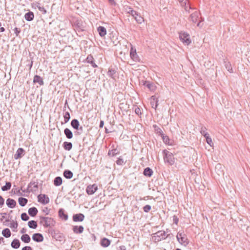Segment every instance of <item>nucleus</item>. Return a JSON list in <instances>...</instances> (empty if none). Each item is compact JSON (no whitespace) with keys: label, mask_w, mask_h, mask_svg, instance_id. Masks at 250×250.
<instances>
[{"label":"nucleus","mask_w":250,"mask_h":250,"mask_svg":"<svg viewBox=\"0 0 250 250\" xmlns=\"http://www.w3.org/2000/svg\"><path fill=\"white\" fill-rule=\"evenodd\" d=\"M180 40L186 45H188L191 42L189 35L186 32H180L179 33Z\"/></svg>","instance_id":"obj_6"},{"label":"nucleus","mask_w":250,"mask_h":250,"mask_svg":"<svg viewBox=\"0 0 250 250\" xmlns=\"http://www.w3.org/2000/svg\"><path fill=\"white\" fill-rule=\"evenodd\" d=\"M39 218V224L44 228H51L54 227L56 224L55 220L52 217L40 215Z\"/></svg>","instance_id":"obj_1"},{"label":"nucleus","mask_w":250,"mask_h":250,"mask_svg":"<svg viewBox=\"0 0 250 250\" xmlns=\"http://www.w3.org/2000/svg\"><path fill=\"white\" fill-rule=\"evenodd\" d=\"M50 210V208H49L48 207H44L42 210V211L44 214L45 215H47L49 214Z\"/></svg>","instance_id":"obj_45"},{"label":"nucleus","mask_w":250,"mask_h":250,"mask_svg":"<svg viewBox=\"0 0 250 250\" xmlns=\"http://www.w3.org/2000/svg\"><path fill=\"white\" fill-rule=\"evenodd\" d=\"M207 128L205 126H202L200 129L201 134L205 138L209 136V134L207 132Z\"/></svg>","instance_id":"obj_39"},{"label":"nucleus","mask_w":250,"mask_h":250,"mask_svg":"<svg viewBox=\"0 0 250 250\" xmlns=\"http://www.w3.org/2000/svg\"><path fill=\"white\" fill-rule=\"evenodd\" d=\"M26 229L25 228H22L21 231H20V233H21V234H24L26 232Z\"/></svg>","instance_id":"obj_63"},{"label":"nucleus","mask_w":250,"mask_h":250,"mask_svg":"<svg viewBox=\"0 0 250 250\" xmlns=\"http://www.w3.org/2000/svg\"><path fill=\"white\" fill-rule=\"evenodd\" d=\"M11 187V183L9 182H6L5 185L2 187L1 190L2 191H7L10 189Z\"/></svg>","instance_id":"obj_41"},{"label":"nucleus","mask_w":250,"mask_h":250,"mask_svg":"<svg viewBox=\"0 0 250 250\" xmlns=\"http://www.w3.org/2000/svg\"><path fill=\"white\" fill-rule=\"evenodd\" d=\"M116 163L118 165H119V166H122L125 164L124 160L121 157L118 158V159L116 161Z\"/></svg>","instance_id":"obj_49"},{"label":"nucleus","mask_w":250,"mask_h":250,"mask_svg":"<svg viewBox=\"0 0 250 250\" xmlns=\"http://www.w3.org/2000/svg\"><path fill=\"white\" fill-rule=\"evenodd\" d=\"M71 125L74 129L78 130L80 126L79 121L76 119H73L71 122Z\"/></svg>","instance_id":"obj_24"},{"label":"nucleus","mask_w":250,"mask_h":250,"mask_svg":"<svg viewBox=\"0 0 250 250\" xmlns=\"http://www.w3.org/2000/svg\"><path fill=\"white\" fill-rule=\"evenodd\" d=\"M104 125V121L101 120L100 123L99 127L100 128H103Z\"/></svg>","instance_id":"obj_64"},{"label":"nucleus","mask_w":250,"mask_h":250,"mask_svg":"<svg viewBox=\"0 0 250 250\" xmlns=\"http://www.w3.org/2000/svg\"><path fill=\"white\" fill-rule=\"evenodd\" d=\"M32 239L35 242L40 243L43 241V236L40 233H35L32 235Z\"/></svg>","instance_id":"obj_11"},{"label":"nucleus","mask_w":250,"mask_h":250,"mask_svg":"<svg viewBox=\"0 0 250 250\" xmlns=\"http://www.w3.org/2000/svg\"><path fill=\"white\" fill-rule=\"evenodd\" d=\"M164 155V160L165 163H167L170 165H173L175 163V160L173 155L172 153L169 152L166 149L163 151Z\"/></svg>","instance_id":"obj_2"},{"label":"nucleus","mask_w":250,"mask_h":250,"mask_svg":"<svg viewBox=\"0 0 250 250\" xmlns=\"http://www.w3.org/2000/svg\"><path fill=\"white\" fill-rule=\"evenodd\" d=\"M14 31L17 36H18L19 35V33L21 32L20 29L17 27H16L14 28Z\"/></svg>","instance_id":"obj_56"},{"label":"nucleus","mask_w":250,"mask_h":250,"mask_svg":"<svg viewBox=\"0 0 250 250\" xmlns=\"http://www.w3.org/2000/svg\"><path fill=\"white\" fill-rule=\"evenodd\" d=\"M38 210L35 207H32L28 209V214L32 217L35 216L38 213Z\"/></svg>","instance_id":"obj_29"},{"label":"nucleus","mask_w":250,"mask_h":250,"mask_svg":"<svg viewBox=\"0 0 250 250\" xmlns=\"http://www.w3.org/2000/svg\"><path fill=\"white\" fill-rule=\"evenodd\" d=\"M161 137L162 138L164 142L166 144H169V139L167 136H165V135L164 134L163 136H161Z\"/></svg>","instance_id":"obj_47"},{"label":"nucleus","mask_w":250,"mask_h":250,"mask_svg":"<svg viewBox=\"0 0 250 250\" xmlns=\"http://www.w3.org/2000/svg\"><path fill=\"white\" fill-rule=\"evenodd\" d=\"M63 175L65 178L70 179L72 178L73 173L70 170L66 169L63 171Z\"/></svg>","instance_id":"obj_27"},{"label":"nucleus","mask_w":250,"mask_h":250,"mask_svg":"<svg viewBox=\"0 0 250 250\" xmlns=\"http://www.w3.org/2000/svg\"><path fill=\"white\" fill-rule=\"evenodd\" d=\"M119 153V151L117 149L109 150L108 152V155L115 156Z\"/></svg>","instance_id":"obj_40"},{"label":"nucleus","mask_w":250,"mask_h":250,"mask_svg":"<svg viewBox=\"0 0 250 250\" xmlns=\"http://www.w3.org/2000/svg\"><path fill=\"white\" fill-rule=\"evenodd\" d=\"M21 250H33L32 248L30 246H25L22 248Z\"/></svg>","instance_id":"obj_60"},{"label":"nucleus","mask_w":250,"mask_h":250,"mask_svg":"<svg viewBox=\"0 0 250 250\" xmlns=\"http://www.w3.org/2000/svg\"><path fill=\"white\" fill-rule=\"evenodd\" d=\"M34 17V14L32 12H29L26 13L24 15L25 20L27 21H31L33 20Z\"/></svg>","instance_id":"obj_32"},{"label":"nucleus","mask_w":250,"mask_h":250,"mask_svg":"<svg viewBox=\"0 0 250 250\" xmlns=\"http://www.w3.org/2000/svg\"><path fill=\"white\" fill-rule=\"evenodd\" d=\"M200 14L198 11H195L192 13L189 18V20L193 23H196L199 20Z\"/></svg>","instance_id":"obj_14"},{"label":"nucleus","mask_w":250,"mask_h":250,"mask_svg":"<svg viewBox=\"0 0 250 250\" xmlns=\"http://www.w3.org/2000/svg\"><path fill=\"white\" fill-rule=\"evenodd\" d=\"M142 83H143V85L146 87L150 91H154L155 90L156 87L152 82L142 80Z\"/></svg>","instance_id":"obj_8"},{"label":"nucleus","mask_w":250,"mask_h":250,"mask_svg":"<svg viewBox=\"0 0 250 250\" xmlns=\"http://www.w3.org/2000/svg\"><path fill=\"white\" fill-rule=\"evenodd\" d=\"M110 241L106 238H104L102 239L101 241V246L104 248L108 247L110 245Z\"/></svg>","instance_id":"obj_28"},{"label":"nucleus","mask_w":250,"mask_h":250,"mask_svg":"<svg viewBox=\"0 0 250 250\" xmlns=\"http://www.w3.org/2000/svg\"><path fill=\"white\" fill-rule=\"evenodd\" d=\"M72 229L75 233L80 234L83 231L84 228L82 226H74Z\"/></svg>","instance_id":"obj_18"},{"label":"nucleus","mask_w":250,"mask_h":250,"mask_svg":"<svg viewBox=\"0 0 250 250\" xmlns=\"http://www.w3.org/2000/svg\"><path fill=\"white\" fill-rule=\"evenodd\" d=\"M131 58L135 62L139 61V58L136 53V49L133 47H131L130 51Z\"/></svg>","instance_id":"obj_12"},{"label":"nucleus","mask_w":250,"mask_h":250,"mask_svg":"<svg viewBox=\"0 0 250 250\" xmlns=\"http://www.w3.org/2000/svg\"><path fill=\"white\" fill-rule=\"evenodd\" d=\"M34 83H38L40 85H42L44 84L43 79L39 75H35L33 79Z\"/></svg>","instance_id":"obj_21"},{"label":"nucleus","mask_w":250,"mask_h":250,"mask_svg":"<svg viewBox=\"0 0 250 250\" xmlns=\"http://www.w3.org/2000/svg\"><path fill=\"white\" fill-rule=\"evenodd\" d=\"M84 218V215L82 213L74 214L73 216V220L74 222H82Z\"/></svg>","instance_id":"obj_17"},{"label":"nucleus","mask_w":250,"mask_h":250,"mask_svg":"<svg viewBox=\"0 0 250 250\" xmlns=\"http://www.w3.org/2000/svg\"><path fill=\"white\" fill-rule=\"evenodd\" d=\"M94 60V58L92 55H88L85 60L86 62L87 63L91 62L92 61Z\"/></svg>","instance_id":"obj_52"},{"label":"nucleus","mask_w":250,"mask_h":250,"mask_svg":"<svg viewBox=\"0 0 250 250\" xmlns=\"http://www.w3.org/2000/svg\"><path fill=\"white\" fill-rule=\"evenodd\" d=\"M24 150L22 148H19L14 154V159L17 160L21 158L22 156L24 155Z\"/></svg>","instance_id":"obj_16"},{"label":"nucleus","mask_w":250,"mask_h":250,"mask_svg":"<svg viewBox=\"0 0 250 250\" xmlns=\"http://www.w3.org/2000/svg\"><path fill=\"white\" fill-rule=\"evenodd\" d=\"M179 222V218L176 215L173 216V222L174 224L177 225Z\"/></svg>","instance_id":"obj_55"},{"label":"nucleus","mask_w":250,"mask_h":250,"mask_svg":"<svg viewBox=\"0 0 250 250\" xmlns=\"http://www.w3.org/2000/svg\"><path fill=\"white\" fill-rule=\"evenodd\" d=\"M19 203L21 207L25 206L28 202V200L25 198L20 197L18 199Z\"/></svg>","instance_id":"obj_37"},{"label":"nucleus","mask_w":250,"mask_h":250,"mask_svg":"<svg viewBox=\"0 0 250 250\" xmlns=\"http://www.w3.org/2000/svg\"><path fill=\"white\" fill-rule=\"evenodd\" d=\"M72 144L69 142H64L62 144V147L65 150L70 151L72 148Z\"/></svg>","instance_id":"obj_26"},{"label":"nucleus","mask_w":250,"mask_h":250,"mask_svg":"<svg viewBox=\"0 0 250 250\" xmlns=\"http://www.w3.org/2000/svg\"><path fill=\"white\" fill-rule=\"evenodd\" d=\"M4 202V199L2 198L1 196L0 195V207H1L3 205Z\"/></svg>","instance_id":"obj_58"},{"label":"nucleus","mask_w":250,"mask_h":250,"mask_svg":"<svg viewBox=\"0 0 250 250\" xmlns=\"http://www.w3.org/2000/svg\"><path fill=\"white\" fill-rule=\"evenodd\" d=\"M181 5H185L186 4V1H188V0H177Z\"/></svg>","instance_id":"obj_59"},{"label":"nucleus","mask_w":250,"mask_h":250,"mask_svg":"<svg viewBox=\"0 0 250 250\" xmlns=\"http://www.w3.org/2000/svg\"><path fill=\"white\" fill-rule=\"evenodd\" d=\"M21 240L25 243H28L30 242L31 239L28 234H24L21 236Z\"/></svg>","instance_id":"obj_35"},{"label":"nucleus","mask_w":250,"mask_h":250,"mask_svg":"<svg viewBox=\"0 0 250 250\" xmlns=\"http://www.w3.org/2000/svg\"><path fill=\"white\" fill-rule=\"evenodd\" d=\"M176 238L178 242L184 246H187L189 244V240L187 235L183 232H179L177 234Z\"/></svg>","instance_id":"obj_4"},{"label":"nucleus","mask_w":250,"mask_h":250,"mask_svg":"<svg viewBox=\"0 0 250 250\" xmlns=\"http://www.w3.org/2000/svg\"><path fill=\"white\" fill-rule=\"evenodd\" d=\"M97 31L101 37H104L106 34V29L104 26H100L97 28Z\"/></svg>","instance_id":"obj_23"},{"label":"nucleus","mask_w":250,"mask_h":250,"mask_svg":"<svg viewBox=\"0 0 250 250\" xmlns=\"http://www.w3.org/2000/svg\"><path fill=\"white\" fill-rule=\"evenodd\" d=\"M224 63L227 70L230 73H233V69L231 64L228 60H224Z\"/></svg>","instance_id":"obj_22"},{"label":"nucleus","mask_w":250,"mask_h":250,"mask_svg":"<svg viewBox=\"0 0 250 250\" xmlns=\"http://www.w3.org/2000/svg\"><path fill=\"white\" fill-rule=\"evenodd\" d=\"M64 133L67 139H70L72 138L73 133L70 130V129H69V128H65L64 130Z\"/></svg>","instance_id":"obj_31"},{"label":"nucleus","mask_w":250,"mask_h":250,"mask_svg":"<svg viewBox=\"0 0 250 250\" xmlns=\"http://www.w3.org/2000/svg\"><path fill=\"white\" fill-rule=\"evenodd\" d=\"M64 121L65 123H67L70 119V115L68 112H66L63 115Z\"/></svg>","instance_id":"obj_42"},{"label":"nucleus","mask_w":250,"mask_h":250,"mask_svg":"<svg viewBox=\"0 0 250 250\" xmlns=\"http://www.w3.org/2000/svg\"><path fill=\"white\" fill-rule=\"evenodd\" d=\"M143 208V210L144 211V212H148L150 210V209L151 208V206H150L149 205H146Z\"/></svg>","instance_id":"obj_48"},{"label":"nucleus","mask_w":250,"mask_h":250,"mask_svg":"<svg viewBox=\"0 0 250 250\" xmlns=\"http://www.w3.org/2000/svg\"><path fill=\"white\" fill-rule=\"evenodd\" d=\"M21 219L23 221H26L28 220V219H29V217L28 216V215L26 214V213L24 212V213H21Z\"/></svg>","instance_id":"obj_44"},{"label":"nucleus","mask_w":250,"mask_h":250,"mask_svg":"<svg viewBox=\"0 0 250 250\" xmlns=\"http://www.w3.org/2000/svg\"><path fill=\"white\" fill-rule=\"evenodd\" d=\"M153 173V171L150 167H147L146 168H145L144 171H143V174L146 176L150 177L152 176V175Z\"/></svg>","instance_id":"obj_25"},{"label":"nucleus","mask_w":250,"mask_h":250,"mask_svg":"<svg viewBox=\"0 0 250 250\" xmlns=\"http://www.w3.org/2000/svg\"><path fill=\"white\" fill-rule=\"evenodd\" d=\"M38 188V183L35 182H31L28 185L27 191L28 192L36 191Z\"/></svg>","instance_id":"obj_10"},{"label":"nucleus","mask_w":250,"mask_h":250,"mask_svg":"<svg viewBox=\"0 0 250 250\" xmlns=\"http://www.w3.org/2000/svg\"><path fill=\"white\" fill-rule=\"evenodd\" d=\"M21 243L19 240L17 239H14L11 242V246L14 249H18L20 248Z\"/></svg>","instance_id":"obj_30"},{"label":"nucleus","mask_w":250,"mask_h":250,"mask_svg":"<svg viewBox=\"0 0 250 250\" xmlns=\"http://www.w3.org/2000/svg\"><path fill=\"white\" fill-rule=\"evenodd\" d=\"M97 189V187L93 184L92 185H89L87 187L86 192L88 195L93 194Z\"/></svg>","instance_id":"obj_13"},{"label":"nucleus","mask_w":250,"mask_h":250,"mask_svg":"<svg viewBox=\"0 0 250 250\" xmlns=\"http://www.w3.org/2000/svg\"><path fill=\"white\" fill-rule=\"evenodd\" d=\"M28 226L31 229H35L37 228L38 225L36 221L34 220H31L28 222Z\"/></svg>","instance_id":"obj_38"},{"label":"nucleus","mask_w":250,"mask_h":250,"mask_svg":"<svg viewBox=\"0 0 250 250\" xmlns=\"http://www.w3.org/2000/svg\"><path fill=\"white\" fill-rule=\"evenodd\" d=\"M76 29L78 31H83V30L81 27V26L79 24V23H78L76 24V26H75Z\"/></svg>","instance_id":"obj_57"},{"label":"nucleus","mask_w":250,"mask_h":250,"mask_svg":"<svg viewBox=\"0 0 250 250\" xmlns=\"http://www.w3.org/2000/svg\"><path fill=\"white\" fill-rule=\"evenodd\" d=\"M89 63L91 64L92 66L94 68H96L97 67V65L94 62V60L92 61L91 62H88Z\"/></svg>","instance_id":"obj_61"},{"label":"nucleus","mask_w":250,"mask_h":250,"mask_svg":"<svg viewBox=\"0 0 250 250\" xmlns=\"http://www.w3.org/2000/svg\"><path fill=\"white\" fill-rule=\"evenodd\" d=\"M6 204L9 208H13L15 207L16 202L14 199L8 198L6 200Z\"/></svg>","instance_id":"obj_20"},{"label":"nucleus","mask_w":250,"mask_h":250,"mask_svg":"<svg viewBox=\"0 0 250 250\" xmlns=\"http://www.w3.org/2000/svg\"><path fill=\"white\" fill-rule=\"evenodd\" d=\"M38 202L43 205H46L49 202V197L45 194H41L38 195Z\"/></svg>","instance_id":"obj_9"},{"label":"nucleus","mask_w":250,"mask_h":250,"mask_svg":"<svg viewBox=\"0 0 250 250\" xmlns=\"http://www.w3.org/2000/svg\"><path fill=\"white\" fill-rule=\"evenodd\" d=\"M18 224L17 222H14L13 221L12 222L10 223V227L12 229L14 228L16 229L18 228Z\"/></svg>","instance_id":"obj_50"},{"label":"nucleus","mask_w":250,"mask_h":250,"mask_svg":"<svg viewBox=\"0 0 250 250\" xmlns=\"http://www.w3.org/2000/svg\"><path fill=\"white\" fill-rule=\"evenodd\" d=\"M116 71L114 69H109L108 71L107 74L108 76L113 78L114 75L115 74Z\"/></svg>","instance_id":"obj_46"},{"label":"nucleus","mask_w":250,"mask_h":250,"mask_svg":"<svg viewBox=\"0 0 250 250\" xmlns=\"http://www.w3.org/2000/svg\"><path fill=\"white\" fill-rule=\"evenodd\" d=\"M181 6L184 7L185 10L186 11H188V13L189 12V9H192L191 7L189 5V3H187V1H186L185 5H181Z\"/></svg>","instance_id":"obj_43"},{"label":"nucleus","mask_w":250,"mask_h":250,"mask_svg":"<svg viewBox=\"0 0 250 250\" xmlns=\"http://www.w3.org/2000/svg\"><path fill=\"white\" fill-rule=\"evenodd\" d=\"M118 250H126V248L125 246H121L119 247Z\"/></svg>","instance_id":"obj_62"},{"label":"nucleus","mask_w":250,"mask_h":250,"mask_svg":"<svg viewBox=\"0 0 250 250\" xmlns=\"http://www.w3.org/2000/svg\"><path fill=\"white\" fill-rule=\"evenodd\" d=\"M153 127L154 128L155 132L159 135L161 136V137L164 134L161 128H160L157 125H154Z\"/></svg>","instance_id":"obj_34"},{"label":"nucleus","mask_w":250,"mask_h":250,"mask_svg":"<svg viewBox=\"0 0 250 250\" xmlns=\"http://www.w3.org/2000/svg\"><path fill=\"white\" fill-rule=\"evenodd\" d=\"M133 148L134 150H138L141 149V144L137 136L133 135L131 137Z\"/></svg>","instance_id":"obj_7"},{"label":"nucleus","mask_w":250,"mask_h":250,"mask_svg":"<svg viewBox=\"0 0 250 250\" xmlns=\"http://www.w3.org/2000/svg\"><path fill=\"white\" fill-rule=\"evenodd\" d=\"M124 10L125 12L130 14L133 17L138 23H141L140 19L141 16L139 15L138 12L133 10L131 7L127 5H125L124 6Z\"/></svg>","instance_id":"obj_3"},{"label":"nucleus","mask_w":250,"mask_h":250,"mask_svg":"<svg viewBox=\"0 0 250 250\" xmlns=\"http://www.w3.org/2000/svg\"><path fill=\"white\" fill-rule=\"evenodd\" d=\"M2 234L4 237L9 238L11 236V233L9 229L6 228L2 231Z\"/></svg>","instance_id":"obj_36"},{"label":"nucleus","mask_w":250,"mask_h":250,"mask_svg":"<svg viewBox=\"0 0 250 250\" xmlns=\"http://www.w3.org/2000/svg\"><path fill=\"white\" fill-rule=\"evenodd\" d=\"M206 142L209 145H210V146H212V145L213 144L212 141V139L209 136H207V137H206Z\"/></svg>","instance_id":"obj_51"},{"label":"nucleus","mask_w":250,"mask_h":250,"mask_svg":"<svg viewBox=\"0 0 250 250\" xmlns=\"http://www.w3.org/2000/svg\"><path fill=\"white\" fill-rule=\"evenodd\" d=\"M39 10L43 14H45L46 13V10L45 8L43 6H39Z\"/></svg>","instance_id":"obj_53"},{"label":"nucleus","mask_w":250,"mask_h":250,"mask_svg":"<svg viewBox=\"0 0 250 250\" xmlns=\"http://www.w3.org/2000/svg\"><path fill=\"white\" fill-rule=\"evenodd\" d=\"M59 216L62 219H63L65 221L68 219V215L67 214L64 213V210L62 208H60L58 211Z\"/></svg>","instance_id":"obj_19"},{"label":"nucleus","mask_w":250,"mask_h":250,"mask_svg":"<svg viewBox=\"0 0 250 250\" xmlns=\"http://www.w3.org/2000/svg\"><path fill=\"white\" fill-rule=\"evenodd\" d=\"M134 108L135 113L138 116L141 115V110L140 108L138 106H135L134 107Z\"/></svg>","instance_id":"obj_54"},{"label":"nucleus","mask_w":250,"mask_h":250,"mask_svg":"<svg viewBox=\"0 0 250 250\" xmlns=\"http://www.w3.org/2000/svg\"><path fill=\"white\" fill-rule=\"evenodd\" d=\"M62 180L60 176L56 177L54 180V185L55 186L58 187L62 184Z\"/></svg>","instance_id":"obj_33"},{"label":"nucleus","mask_w":250,"mask_h":250,"mask_svg":"<svg viewBox=\"0 0 250 250\" xmlns=\"http://www.w3.org/2000/svg\"><path fill=\"white\" fill-rule=\"evenodd\" d=\"M158 97L156 95H153L151 97L150 104L152 108L156 109L158 105Z\"/></svg>","instance_id":"obj_15"},{"label":"nucleus","mask_w":250,"mask_h":250,"mask_svg":"<svg viewBox=\"0 0 250 250\" xmlns=\"http://www.w3.org/2000/svg\"><path fill=\"white\" fill-rule=\"evenodd\" d=\"M168 237L166 232L164 230H159L153 234V237L156 242H159L162 240H165Z\"/></svg>","instance_id":"obj_5"}]
</instances>
